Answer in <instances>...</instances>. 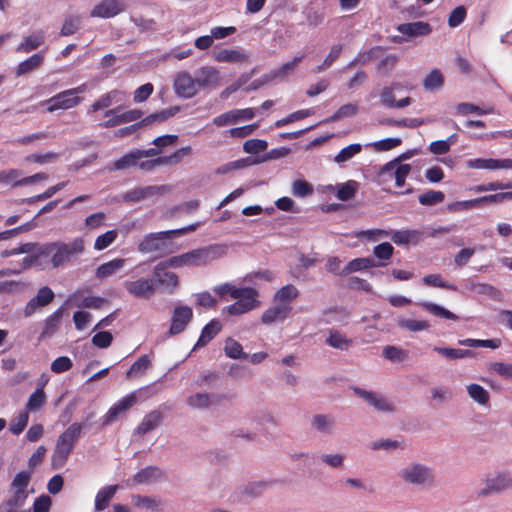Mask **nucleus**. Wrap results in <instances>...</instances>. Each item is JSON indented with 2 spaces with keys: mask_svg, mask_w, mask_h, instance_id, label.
I'll use <instances>...</instances> for the list:
<instances>
[{
  "mask_svg": "<svg viewBox=\"0 0 512 512\" xmlns=\"http://www.w3.org/2000/svg\"><path fill=\"white\" fill-rule=\"evenodd\" d=\"M84 251L85 241L82 237H76L69 242L54 241L38 247V255L50 257L51 265L56 269L69 265Z\"/></svg>",
  "mask_w": 512,
  "mask_h": 512,
  "instance_id": "obj_1",
  "label": "nucleus"
},
{
  "mask_svg": "<svg viewBox=\"0 0 512 512\" xmlns=\"http://www.w3.org/2000/svg\"><path fill=\"white\" fill-rule=\"evenodd\" d=\"M213 291L224 298L229 295L236 301L225 308V311L232 316H238L252 311L260 304L258 292L251 287H237L231 283H224L213 288Z\"/></svg>",
  "mask_w": 512,
  "mask_h": 512,
  "instance_id": "obj_2",
  "label": "nucleus"
},
{
  "mask_svg": "<svg viewBox=\"0 0 512 512\" xmlns=\"http://www.w3.org/2000/svg\"><path fill=\"white\" fill-rule=\"evenodd\" d=\"M85 427L83 423L74 422L58 436L51 457L53 468L59 469L66 464Z\"/></svg>",
  "mask_w": 512,
  "mask_h": 512,
  "instance_id": "obj_3",
  "label": "nucleus"
},
{
  "mask_svg": "<svg viewBox=\"0 0 512 512\" xmlns=\"http://www.w3.org/2000/svg\"><path fill=\"white\" fill-rule=\"evenodd\" d=\"M399 479L414 487H431L435 484V474L432 467L417 461L409 462L398 472Z\"/></svg>",
  "mask_w": 512,
  "mask_h": 512,
  "instance_id": "obj_4",
  "label": "nucleus"
},
{
  "mask_svg": "<svg viewBox=\"0 0 512 512\" xmlns=\"http://www.w3.org/2000/svg\"><path fill=\"white\" fill-rule=\"evenodd\" d=\"M170 230L149 233L138 244V251L143 254L156 253L162 257L175 251L174 244L169 241L173 235Z\"/></svg>",
  "mask_w": 512,
  "mask_h": 512,
  "instance_id": "obj_5",
  "label": "nucleus"
},
{
  "mask_svg": "<svg viewBox=\"0 0 512 512\" xmlns=\"http://www.w3.org/2000/svg\"><path fill=\"white\" fill-rule=\"evenodd\" d=\"M512 488V474L509 470L499 469L487 473L481 480V487L477 491L479 497H488L500 494Z\"/></svg>",
  "mask_w": 512,
  "mask_h": 512,
  "instance_id": "obj_6",
  "label": "nucleus"
},
{
  "mask_svg": "<svg viewBox=\"0 0 512 512\" xmlns=\"http://www.w3.org/2000/svg\"><path fill=\"white\" fill-rule=\"evenodd\" d=\"M227 253V246L224 244H214L207 247L191 250L186 254L189 267L204 266L217 260Z\"/></svg>",
  "mask_w": 512,
  "mask_h": 512,
  "instance_id": "obj_7",
  "label": "nucleus"
},
{
  "mask_svg": "<svg viewBox=\"0 0 512 512\" xmlns=\"http://www.w3.org/2000/svg\"><path fill=\"white\" fill-rule=\"evenodd\" d=\"M352 391L357 397L364 400L378 412L390 414L396 411L395 404L379 392L366 390L357 386L352 387Z\"/></svg>",
  "mask_w": 512,
  "mask_h": 512,
  "instance_id": "obj_8",
  "label": "nucleus"
},
{
  "mask_svg": "<svg viewBox=\"0 0 512 512\" xmlns=\"http://www.w3.org/2000/svg\"><path fill=\"white\" fill-rule=\"evenodd\" d=\"M411 172L409 164H398V160H391L380 167L378 178L381 183L394 178L397 187H403L405 180Z\"/></svg>",
  "mask_w": 512,
  "mask_h": 512,
  "instance_id": "obj_9",
  "label": "nucleus"
},
{
  "mask_svg": "<svg viewBox=\"0 0 512 512\" xmlns=\"http://www.w3.org/2000/svg\"><path fill=\"white\" fill-rule=\"evenodd\" d=\"M127 293L137 299H149L155 294V281L149 277L126 280L123 283Z\"/></svg>",
  "mask_w": 512,
  "mask_h": 512,
  "instance_id": "obj_10",
  "label": "nucleus"
},
{
  "mask_svg": "<svg viewBox=\"0 0 512 512\" xmlns=\"http://www.w3.org/2000/svg\"><path fill=\"white\" fill-rule=\"evenodd\" d=\"M168 268L165 263L159 262L154 266L153 279L155 281V287L159 285L166 292L173 293L179 286V278L177 274L169 271Z\"/></svg>",
  "mask_w": 512,
  "mask_h": 512,
  "instance_id": "obj_11",
  "label": "nucleus"
},
{
  "mask_svg": "<svg viewBox=\"0 0 512 512\" xmlns=\"http://www.w3.org/2000/svg\"><path fill=\"white\" fill-rule=\"evenodd\" d=\"M170 188L166 185H149L144 187H136L123 194L125 202L137 203L158 195L169 192Z\"/></svg>",
  "mask_w": 512,
  "mask_h": 512,
  "instance_id": "obj_12",
  "label": "nucleus"
},
{
  "mask_svg": "<svg viewBox=\"0 0 512 512\" xmlns=\"http://www.w3.org/2000/svg\"><path fill=\"white\" fill-rule=\"evenodd\" d=\"M173 87L175 93L184 99L194 97L199 91L195 78L187 71L179 72L175 76Z\"/></svg>",
  "mask_w": 512,
  "mask_h": 512,
  "instance_id": "obj_13",
  "label": "nucleus"
},
{
  "mask_svg": "<svg viewBox=\"0 0 512 512\" xmlns=\"http://www.w3.org/2000/svg\"><path fill=\"white\" fill-rule=\"evenodd\" d=\"M137 403L136 392H131L114 403L103 416V425H109Z\"/></svg>",
  "mask_w": 512,
  "mask_h": 512,
  "instance_id": "obj_14",
  "label": "nucleus"
},
{
  "mask_svg": "<svg viewBox=\"0 0 512 512\" xmlns=\"http://www.w3.org/2000/svg\"><path fill=\"white\" fill-rule=\"evenodd\" d=\"M463 288L467 292L485 296L494 301L501 302L504 299L503 293L498 288L488 283H480L467 279L463 281Z\"/></svg>",
  "mask_w": 512,
  "mask_h": 512,
  "instance_id": "obj_15",
  "label": "nucleus"
},
{
  "mask_svg": "<svg viewBox=\"0 0 512 512\" xmlns=\"http://www.w3.org/2000/svg\"><path fill=\"white\" fill-rule=\"evenodd\" d=\"M193 318V311L187 305L176 306L171 317L170 335L182 333Z\"/></svg>",
  "mask_w": 512,
  "mask_h": 512,
  "instance_id": "obj_16",
  "label": "nucleus"
},
{
  "mask_svg": "<svg viewBox=\"0 0 512 512\" xmlns=\"http://www.w3.org/2000/svg\"><path fill=\"white\" fill-rule=\"evenodd\" d=\"M55 297L53 290L47 286L41 287L37 294L31 298L23 309L24 317H31L38 309L50 304Z\"/></svg>",
  "mask_w": 512,
  "mask_h": 512,
  "instance_id": "obj_17",
  "label": "nucleus"
},
{
  "mask_svg": "<svg viewBox=\"0 0 512 512\" xmlns=\"http://www.w3.org/2000/svg\"><path fill=\"white\" fill-rule=\"evenodd\" d=\"M79 96H73L69 89L62 91L53 97L47 99L44 103L47 105V111L68 110L76 107L80 102Z\"/></svg>",
  "mask_w": 512,
  "mask_h": 512,
  "instance_id": "obj_18",
  "label": "nucleus"
},
{
  "mask_svg": "<svg viewBox=\"0 0 512 512\" xmlns=\"http://www.w3.org/2000/svg\"><path fill=\"white\" fill-rule=\"evenodd\" d=\"M212 58L219 63L243 64L248 62L250 55L242 47L224 48L213 52Z\"/></svg>",
  "mask_w": 512,
  "mask_h": 512,
  "instance_id": "obj_19",
  "label": "nucleus"
},
{
  "mask_svg": "<svg viewBox=\"0 0 512 512\" xmlns=\"http://www.w3.org/2000/svg\"><path fill=\"white\" fill-rule=\"evenodd\" d=\"M194 78L199 90L217 87L221 79L218 69L210 65L200 67Z\"/></svg>",
  "mask_w": 512,
  "mask_h": 512,
  "instance_id": "obj_20",
  "label": "nucleus"
},
{
  "mask_svg": "<svg viewBox=\"0 0 512 512\" xmlns=\"http://www.w3.org/2000/svg\"><path fill=\"white\" fill-rule=\"evenodd\" d=\"M126 5L123 0H102L90 12L91 17L112 18L124 12Z\"/></svg>",
  "mask_w": 512,
  "mask_h": 512,
  "instance_id": "obj_21",
  "label": "nucleus"
},
{
  "mask_svg": "<svg viewBox=\"0 0 512 512\" xmlns=\"http://www.w3.org/2000/svg\"><path fill=\"white\" fill-rule=\"evenodd\" d=\"M292 307L287 303H274L273 306L266 309L262 316L261 322L265 325L284 322L291 314Z\"/></svg>",
  "mask_w": 512,
  "mask_h": 512,
  "instance_id": "obj_22",
  "label": "nucleus"
},
{
  "mask_svg": "<svg viewBox=\"0 0 512 512\" xmlns=\"http://www.w3.org/2000/svg\"><path fill=\"white\" fill-rule=\"evenodd\" d=\"M163 476L162 471L156 466H147L137 472L131 480L126 481L128 487L133 485H148L157 482Z\"/></svg>",
  "mask_w": 512,
  "mask_h": 512,
  "instance_id": "obj_23",
  "label": "nucleus"
},
{
  "mask_svg": "<svg viewBox=\"0 0 512 512\" xmlns=\"http://www.w3.org/2000/svg\"><path fill=\"white\" fill-rule=\"evenodd\" d=\"M163 414L159 410L147 413L134 430V435H145L161 425Z\"/></svg>",
  "mask_w": 512,
  "mask_h": 512,
  "instance_id": "obj_24",
  "label": "nucleus"
},
{
  "mask_svg": "<svg viewBox=\"0 0 512 512\" xmlns=\"http://www.w3.org/2000/svg\"><path fill=\"white\" fill-rule=\"evenodd\" d=\"M141 160L140 155L138 154V149H132L124 154L119 159L114 162L108 164L106 169L108 171H122L125 169L138 167V162Z\"/></svg>",
  "mask_w": 512,
  "mask_h": 512,
  "instance_id": "obj_25",
  "label": "nucleus"
},
{
  "mask_svg": "<svg viewBox=\"0 0 512 512\" xmlns=\"http://www.w3.org/2000/svg\"><path fill=\"white\" fill-rule=\"evenodd\" d=\"M82 296V291L77 290L73 294H71L67 302L74 304L78 308H93L99 309L106 303V299L99 296H86L80 299Z\"/></svg>",
  "mask_w": 512,
  "mask_h": 512,
  "instance_id": "obj_26",
  "label": "nucleus"
},
{
  "mask_svg": "<svg viewBox=\"0 0 512 512\" xmlns=\"http://www.w3.org/2000/svg\"><path fill=\"white\" fill-rule=\"evenodd\" d=\"M219 400L218 395L214 393L198 392L190 395L186 403L193 409H207L216 404Z\"/></svg>",
  "mask_w": 512,
  "mask_h": 512,
  "instance_id": "obj_27",
  "label": "nucleus"
},
{
  "mask_svg": "<svg viewBox=\"0 0 512 512\" xmlns=\"http://www.w3.org/2000/svg\"><path fill=\"white\" fill-rule=\"evenodd\" d=\"M126 260L123 258H115L108 262H105L97 267L95 271L96 279L103 281L117 272H119L125 266Z\"/></svg>",
  "mask_w": 512,
  "mask_h": 512,
  "instance_id": "obj_28",
  "label": "nucleus"
},
{
  "mask_svg": "<svg viewBox=\"0 0 512 512\" xmlns=\"http://www.w3.org/2000/svg\"><path fill=\"white\" fill-rule=\"evenodd\" d=\"M385 263L376 262L371 257L356 258L351 260L343 269V275H349L354 272L366 270L369 268L383 267Z\"/></svg>",
  "mask_w": 512,
  "mask_h": 512,
  "instance_id": "obj_29",
  "label": "nucleus"
},
{
  "mask_svg": "<svg viewBox=\"0 0 512 512\" xmlns=\"http://www.w3.org/2000/svg\"><path fill=\"white\" fill-rule=\"evenodd\" d=\"M397 31L409 37L425 36L431 33L432 28L426 22L403 23L397 26Z\"/></svg>",
  "mask_w": 512,
  "mask_h": 512,
  "instance_id": "obj_30",
  "label": "nucleus"
},
{
  "mask_svg": "<svg viewBox=\"0 0 512 512\" xmlns=\"http://www.w3.org/2000/svg\"><path fill=\"white\" fill-rule=\"evenodd\" d=\"M125 93L119 90H112L101 95L92 105L89 112H96L101 109L110 107L114 103L123 101Z\"/></svg>",
  "mask_w": 512,
  "mask_h": 512,
  "instance_id": "obj_31",
  "label": "nucleus"
},
{
  "mask_svg": "<svg viewBox=\"0 0 512 512\" xmlns=\"http://www.w3.org/2000/svg\"><path fill=\"white\" fill-rule=\"evenodd\" d=\"M222 329L219 320L213 319L206 324L200 334V337L193 347V351L208 344Z\"/></svg>",
  "mask_w": 512,
  "mask_h": 512,
  "instance_id": "obj_32",
  "label": "nucleus"
},
{
  "mask_svg": "<svg viewBox=\"0 0 512 512\" xmlns=\"http://www.w3.org/2000/svg\"><path fill=\"white\" fill-rule=\"evenodd\" d=\"M466 391L474 403L482 407H489L490 394L483 386L477 383H470L466 385Z\"/></svg>",
  "mask_w": 512,
  "mask_h": 512,
  "instance_id": "obj_33",
  "label": "nucleus"
},
{
  "mask_svg": "<svg viewBox=\"0 0 512 512\" xmlns=\"http://www.w3.org/2000/svg\"><path fill=\"white\" fill-rule=\"evenodd\" d=\"M312 428L323 434H331L334 430L335 419L332 415L316 414L311 418Z\"/></svg>",
  "mask_w": 512,
  "mask_h": 512,
  "instance_id": "obj_34",
  "label": "nucleus"
},
{
  "mask_svg": "<svg viewBox=\"0 0 512 512\" xmlns=\"http://www.w3.org/2000/svg\"><path fill=\"white\" fill-rule=\"evenodd\" d=\"M45 40L43 31H37L26 36L23 41L16 47L18 53H29L39 48Z\"/></svg>",
  "mask_w": 512,
  "mask_h": 512,
  "instance_id": "obj_35",
  "label": "nucleus"
},
{
  "mask_svg": "<svg viewBox=\"0 0 512 512\" xmlns=\"http://www.w3.org/2000/svg\"><path fill=\"white\" fill-rule=\"evenodd\" d=\"M119 486L118 485H108L102 487L95 496L94 507L96 511H103L109 505V502L112 500L114 495L116 494Z\"/></svg>",
  "mask_w": 512,
  "mask_h": 512,
  "instance_id": "obj_36",
  "label": "nucleus"
},
{
  "mask_svg": "<svg viewBox=\"0 0 512 512\" xmlns=\"http://www.w3.org/2000/svg\"><path fill=\"white\" fill-rule=\"evenodd\" d=\"M389 236L395 244L407 245L410 243H418L421 238V233L418 230H398L393 231Z\"/></svg>",
  "mask_w": 512,
  "mask_h": 512,
  "instance_id": "obj_37",
  "label": "nucleus"
},
{
  "mask_svg": "<svg viewBox=\"0 0 512 512\" xmlns=\"http://www.w3.org/2000/svg\"><path fill=\"white\" fill-rule=\"evenodd\" d=\"M417 305H419L421 308H423L425 311H427L428 313L432 314L435 317L454 321L458 319L457 315L436 303H432L429 301H420L417 302Z\"/></svg>",
  "mask_w": 512,
  "mask_h": 512,
  "instance_id": "obj_38",
  "label": "nucleus"
},
{
  "mask_svg": "<svg viewBox=\"0 0 512 512\" xmlns=\"http://www.w3.org/2000/svg\"><path fill=\"white\" fill-rule=\"evenodd\" d=\"M44 55L42 53H36L20 62L16 68V75L22 76L40 67L43 63Z\"/></svg>",
  "mask_w": 512,
  "mask_h": 512,
  "instance_id": "obj_39",
  "label": "nucleus"
},
{
  "mask_svg": "<svg viewBox=\"0 0 512 512\" xmlns=\"http://www.w3.org/2000/svg\"><path fill=\"white\" fill-rule=\"evenodd\" d=\"M47 396L42 389V387H38L28 398V401L25 406V410L29 414V412H36L40 410L44 404L46 403Z\"/></svg>",
  "mask_w": 512,
  "mask_h": 512,
  "instance_id": "obj_40",
  "label": "nucleus"
},
{
  "mask_svg": "<svg viewBox=\"0 0 512 512\" xmlns=\"http://www.w3.org/2000/svg\"><path fill=\"white\" fill-rule=\"evenodd\" d=\"M299 296V290L291 284L281 287L274 295V303H287L290 304L294 299Z\"/></svg>",
  "mask_w": 512,
  "mask_h": 512,
  "instance_id": "obj_41",
  "label": "nucleus"
},
{
  "mask_svg": "<svg viewBox=\"0 0 512 512\" xmlns=\"http://www.w3.org/2000/svg\"><path fill=\"white\" fill-rule=\"evenodd\" d=\"M27 498V492H16L0 506V512H15L18 507H21Z\"/></svg>",
  "mask_w": 512,
  "mask_h": 512,
  "instance_id": "obj_42",
  "label": "nucleus"
},
{
  "mask_svg": "<svg viewBox=\"0 0 512 512\" xmlns=\"http://www.w3.org/2000/svg\"><path fill=\"white\" fill-rule=\"evenodd\" d=\"M325 342L327 345L339 350H348L352 344L351 339H348L344 334L336 330L330 331Z\"/></svg>",
  "mask_w": 512,
  "mask_h": 512,
  "instance_id": "obj_43",
  "label": "nucleus"
},
{
  "mask_svg": "<svg viewBox=\"0 0 512 512\" xmlns=\"http://www.w3.org/2000/svg\"><path fill=\"white\" fill-rule=\"evenodd\" d=\"M433 351L444 356L448 360H456L473 357V352L465 349L446 348L435 346Z\"/></svg>",
  "mask_w": 512,
  "mask_h": 512,
  "instance_id": "obj_44",
  "label": "nucleus"
},
{
  "mask_svg": "<svg viewBox=\"0 0 512 512\" xmlns=\"http://www.w3.org/2000/svg\"><path fill=\"white\" fill-rule=\"evenodd\" d=\"M225 355L231 359H246L248 354L243 351L242 345L233 338H227L224 343Z\"/></svg>",
  "mask_w": 512,
  "mask_h": 512,
  "instance_id": "obj_45",
  "label": "nucleus"
},
{
  "mask_svg": "<svg viewBox=\"0 0 512 512\" xmlns=\"http://www.w3.org/2000/svg\"><path fill=\"white\" fill-rule=\"evenodd\" d=\"M151 366V359L148 355L139 357L129 368L126 375L127 377H138L143 375Z\"/></svg>",
  "mask_w": 512,
  "mask_h": 512,
  "instance_id": "obj_46",
  "label": "nucleus"
},
{
  "mask_svg": "<svg viewBox=\"0 0 512 512\" xmlns=\"http://www.w3.org/2000/svg\"><path fill=\"white\" fill-rule=\"evenodd\" d=\"M305 55L294 57L291 61L282 64L278 69L271 72L272 78L285 77L294 73L298 64L304 59Z\"/></svg>",
  "mask_w": 512,
  "mask_h": 512,
  "instance_id": "obj_47",
  "label": "nucleus"
},
{
  "mask_svg": "<svg viewBox=\"0 0 512 512\" xmlns=\"http://www.w3.org/2000/svg\"><path fill=\"white\" fill-rule=\"evenodd\" d=\"M179 110L180 109L177 106L171 107V108L153 113V114L145 117L144 119H142V121H140V122L142 123V126L150 125L154 122H164L167 119H169L170 117L174 116L177 112H179Z\"/></svg>",
  "mask_w": 512,
  "mask_h": 512,
  "instance_id": "obj_48",
  "label": "nucleus"
},
{
  "mask_svg": "<svg viewBox=\"0 0 512 512\" xmlns=\"http://www.w3.org/2000/svg\"><path fill=\"white\" fill-rule=\"evenodd\" d=\"M443 83V75L437 68L433 69L423 80V86L427 91L438 90L442 87Z\"/></svg>",
  "mask_w": 512,
  "mask_h": 512,
  "instance_id": "obj_49",
  "label": "nucleus"
},
{
  "mask_svg": "<svg viewBox=\"0 0 512 512\" xmlns=\"http://www.w3.org/2000/svg\"><path fill=\"white\" fill-rule=\"evenodd\" d=\"M397 325L401 329H405L410 332L425 331L430 328V325L425 320H414L401 318L397 320Z\"/></svg>",
  "mask_w": 512,
  "mask_h": 512,
  "instance_id": "obj_50",
  "label": "nucleus"
},
{
  "mask_svg": "<svg viewBox=\"0 0 512 512\" xmlns=\"http://www.w3.org/2000/svg\"><path fill=\"white\" fill-rule=\"evenodd\" d=\"M336 196L341 201H348L352 199L358 189V183L354 180H349L346 183L336 186Z\"/></svg>",
  "mask_w": 512,
  "mask_h": 512,
  "instance_id": "obj_51",
  "label": "nucleus"
},
{
  "mask_svg": "<svg viewBox=\"0 0 512 512\" xmlns=\"http://www.w3.org/2000/svg\"><path fill=\"white\" fill-rule=\"evenodd\" d=\"M22 172L18 169L0 171V184L4 186H22L20 183Z\"/></svg>",
  "mask_w": 512,
  "mask_h": 512,
  "instance_id": "obj_52",
  "label": "nucleus"
},
{
  "mask_svg": "<svg viewBox=\"0 0 512 512\" xmlns=\"http://www.w3.org/2000/svg\"><path fill=\"white\" fill-rule=\"evenodd\" d=\"M362 150V145L359 143L350 144L343 149L334 157V161L338 164L345 163L352 159L354 156L359 154Z\"/></svg>",
  "mask_w": 512,
  "mask_h": 512,
  "instance_id": "obj_53",
  "label": "nucleus"
},
{
  "mask_svg": "<svg viewBox=\"0 0 512 512\" xmlns=\"http://www.w3.org/2000/svg\"><path fill=\"white\" fill-rule=\"evenodd\" d=\"M422 282L424 285L429 287H437L453 291L457 290V287L454 284L445 281L440 274L426 275L423 277Z\"/></svg>",
  "mask_w": 512,
  "mask_h": 512,
  "instance_id": "obj_54",
  "label": "nucleus"
},
{
  "mask_svg": "<svg viewBox=\"0 0 512 512\" xmlns=\"http://www.w3.org/2000/svg\"><path fill=\"white\" fill-rule=\"evenodd\" d=\"M370 448L372 450H385V451H392L397 449H404V444L401 441L393 440L389 438H382L378 439L376 441H373L370 444Z\"/></svg>",
  "mask_w": 512,
  "mask_h": 512,
  "instance_id": "obj_55",
  "label": "nucleus"
},
{
  "mask_svg": "<svg viewBox=\"0 0 512 512\" xmlns=\"http://www.w3.org/2000/svg\"><path fill=\"white\" fill-rule=\"evenodd\" d=\"M118 236L117 230H109L99 235L94 242V249L102 251L112 245Z\"/></svg>",
  "mask_w": 512,
  "mask_h": 512,
  "instance_id": "obj_56",
  "label": "nucleus"
},
{
  "mask_svg": "<svg viewBox=\"0 0 512 512\" xmlns=\"http://www.w3.org/2000/svg\"><path fill=\"white\" fill-rule=\"evenodd\" d=\"M445 195L442 191L429 190L418 196V201L424 206H433L444 201Z\"/></svg>",
  "mask_w": 512,
  "mask_h": 512,
  "instance_id": "obj_57",
  "label": "nucleus"
},
{
  "mask_svg": "<svg viewBox=\"0 0 512 512\" xmlns=\"http://www.w3.org/2000/svg\"><path fill=\"white\" fill-rule=\"evenodd\" d=\"M270 483L267 481H252L247 483L243 488V494L250 498L260 496L268 487Z\"/></svg>",
  "mask_w": 512,
  "mask_h": 512,
  "instance_id": "obj_58",
  "label": "nucleus"
},
{
  "mask_svg": "<svg viewBox=\"0 0 512 512\" xmlns=\"http://www.w3.org/2000/svg\"><path fill=\"white\" fill-rule=\"evenodd\" d=\"M402 143L401 138H385L372 143L367 144L366 146H371L377 152H385L392 150Z\"/></svg>",
  "mask_w": 512,
  "mask_h": 512,
  "instance_id": "obj_59",
  "label": "nucleus"
},
{
  "mask_svg": "<svg viewBox=\"0 0 512 512\" xmlns=\"http://www.w3.org/2000/svg\"><path fill=\"white\" fill-rule=\"evenodd\" d=\"M394 253V247L389 242H383L373 248V255L381 263H385L391 259Z\"/></svg>",
  "mask_w": 512,
  "mask_h": 512,
  "instance_id": "obj_60",
  "label": "nucleus"
},
{
  "mask_svg": "<svg viewBox=\"0 0 512 512\" xmlns=\"http://www.w3.org/2000/svg\"><path fill=\"white\" fill-rule=\"evenodd\" d=\"M29 421V414L27 411H21L14 417L9 424V430L14 435H19L27 426Z\"/></svg>",
  "mask_w": 512,
  "mask_h": 512,
  "instance_id": "obj_61",
  "label": "nucleus"
},
{
  "mask_svg": "<svg viewBox=\"0 0 512 512\" xmlns=\"http://www.w3.org/2000/svg\"><path fill=\"white\" fill-rule=\"evenodd\" d=\"M132 500L134 505L141 509L156 511L160 506V502L152 497L134 495Z\"/></svg>",
  "mask_w": 512,
  "mask_h": 512,
  "instance_id": "obj_62",
  "label": "nucleus"
},
{
  "mask_svg": "<svg viewBox=\"0 0 512 512\" xmlns=\"http://www.w3.org/2000/svg\"><path fill=\"white\" fill-rule=\"evenodd\" d=\"M292 194L299 198H304L313 194V186L306 180L298 179L292 183Z\"/></svg>",
  "mask_w": 512,
  "mask_h": 512,
  "instance_id": "obj_63",
  "label": "nucleus"
},
{
  "mask_svg": "<svg viewBox=\"0 0 512 512\" xmlns=\"http://www.w3.org/2000/svg\"><path fill=\"white\" fill-rule=\"evenodd\" d=\"M490 370L504 379L512 381V363L493 362Z\"/></svg>",
  "mask_w": 512,
  "mask_h": 512,
  "instance_id": "obj_64",
  "label": "nucleus"
}]
</instances>
